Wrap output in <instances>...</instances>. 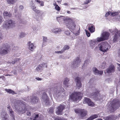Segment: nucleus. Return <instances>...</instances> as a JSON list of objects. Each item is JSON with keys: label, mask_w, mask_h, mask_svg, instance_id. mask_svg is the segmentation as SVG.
Here are the masks:
<instances>
[{"label": "nucleus", "mask_w": 120, "mask_h": 120, "mask_svg": "<svg viewBox=\"0 0 120 120\" xmlns=\"http://www.w3.org/2000/svg\"><path fill=\"white\" fill-rule=\"evenodd\" d=\"M82 94L81 92H75L70 96V98L74 101H76L81 100Z\"/></svg>", "instance_id": "obj_1"}, {"label": "nucleus", "mask_w": 120, "mask_h": 120, "mask_svg": "<svg viewBox=\"0 0 120 120\" xmlns=\"http://www.w3.org/2000/svg\"><path fill=\"white\" fill-rule=\"evenodd\" d=\"M99 50L103 52H106L111 48V46L107 42H103L98 44L97 47Z\"/></svg>", "instance_id": "obj_2"}, {"label": "nucleus", "mask_w": 120, "mask_h": 120, "mask_svg": "<svg viewBox=\"0 0 120 120\" xmlns=\"http://www.w3.org/2000/svg\"><path fill=\"white\" fill-rule=\"evenodd\" d=\"M18 103L17 106L15 105V107L16 109L21 113H23L26 112L25 105V102L21 101H18Z\"/></svg>", "instance_id": "obj_3"}, {"label": "nucleus", "mask_w": 120, "mask_h": 120, "mask_svg": "<svg viewBox=\"0 0 120 120\" xmlns=\"http://www.w3.org/2000/svg\"><path fill=\"white\" fill-rule=\"evenodd\" d=\"M66 25L68 28L72 30L75 29L76 26L73 19L69 17L66 23Z\"/></svg>", "instance_id": "obj_4"}, {"label": "nucleus", "mask_w": 120, "mask_h": 120, "mask_svg": "<svg viewBox=\"0 0 120 120\" xmlns=\"http://www.w3.org/2000/svg\"><path fill=\"white\" fill-rule=\"evenodd\" d=\"M10 47L7 44L3 45L0 50V54L2 55H4L8 53L11 50Z\"/></svg>", "instance_id": "obj_5"}, {"label": "nucleus", "mask_w": 120, "mask_h": 120, "mask_svg": "<svg viewBox=\"0 0 120 120\" xmlns=\"http://www.w3.org/2000/svg\"><path fill=\"white\" fill-rule=\"evenodd\" d=\"M111 32L114 34L113 39V41L116 42L118 41L120 38V30L118 31L117 29H115L113 30H111Z\"/></svg>", "instance_id": "obj_6"}, {"label": "nucleus", "mask_w": 120, "mask_h": 120, "mask_svg": "<svg viewBox=\"0 0 120 120\" xmlns=\"http://www.w3.org/2000/svg\"><path fill=\"white\" fill-rule=\"evenodd\" d=\"M15 22L11 20H9L5 22L3 24L4 28L6 29H8L15 26Z\"/></svg>", "instance_id": "obj_7"}, {"label": "nucleus", "mask_w": 120, "mask_h": 120, "mask_svg": "<svg viewBox=\"0 0 120 120\" xmlns=\"http://www.w3.org/2000/svg\"><path fill=\"white\" fill-rule=\"evenodd\" d=\"M111 111L113 112L118 108L120 105V101L118 100H114L111 103Z\"/></svg>", "instance_id": "obj_8"}, {"label": "nucleus", "mask_w": 120, "mask_h": 120, "mask_svg": "<svg viewBox=\"0 0 120 120\" xmlns=\"http://www.w3.org/2000/svg\"><path fill=\"white\" fill-rule=\"evenodd\" d=\"M64 92L61 91L59 89H56L54 90V96L56 98L60 100L61 98H62L63 94H64Z\"/></svg>", "instance_id": "obj_9"}, {"label": "nucleus", "mask_w": 120, "mask_h": 120, "mask_svg": "<svg viewBox=\"0 0 120 120\" xmlns=\"http://www.w3.org/2000/svg\"><path fill=\"white\" fill-rule=\"evenodd\" d=\"M65 106L63 104H61L58 106L57 108L56 111V114L58 115H61L62 113L63 110L65 109Z\"/></svg>", "instance_id": "obj_10"}, {"label": "nucleus", "mask_w": 120, "mask_h": 120, "mask_svg": "<svg viewBox=\"0 0 120 120\" xmlns=\"http://www.w3.org/2000/svg\"><path fill=\"white\" fill-rule=\"evenodd\" d=\"M83 102L84 104H87L88 106L91 107L94 106L95 105L90 99L86 97L84 98Z\"/></svg>", "instance_id": "obj_11"}, {"label": "nucleus", "mask_w": 120, "mask_h": 120, "mask_svg": "<svg viewBox=\"0 0 120 120\" xmlns=\"http://www.w3.org/2000/svg\"><path fill=\"white\" fill-rule=\"evenodd\" d=\"M75 112L76 113H79L80 114L81 118L85 116L87 114V112L84 109H76Z\"/></svg>", "instance_id": "obj_12"}, {"label": "nucleus", "mask_w": 120, "mask_h": 120, "mask_svg": "<svg viewBox=\"0 0 120 120\" xmlns=\"http://www.w3.org/2000/svg\"><path fill=\"white\" fill-rule=\"evenodd\" d=\"M115 67L113 65H111L104 71V73L105 74L107 72L108 74H110L115 71Z\"/></svg>", "instance_id": "obj_13"}, {"label": "nucleus", "mask_w": 120, "mask_h": 120, "mask_svg": "<svg viewBox=\"0 0 120 120\" xmlns=\"http://www.w3.org/2000/svg\"><path fill=\"white\" fill-rule=\"evenodd\" d=\"M98 91L97 92L94 93V94H92L91 96H92V98H94L97 100H98L102 99L100 94Z\"/></svg>", "instance_id": "obj_14"}, {"label": "nucleus", "mask_w": 120, "mask_h": 120, "mask_svg": "<svg viewBox=\"0 0 120 120\" xmlns=\"http://www.w3.org/2000/svg\"><path fill=\"white\" fill-rule=\"evenodd\" d=\"M68 17H65L64 16H58L56 17L57 21L60 23V22L64 21L66 22Z\"/></svg>", "instance_id": "obj_15"}, {"label": "nucleus", "mask_w": 120, "mask_h": 120, "mask_svg": "<svg viewBox=\"0 0 120 120\" xmlns=\"http://www.w3.org/2000/svg\"><path fill=\"white\" fill-rule=\"evenodd\" d=\"M80 60L78 57L73 62L72 65L74 68H76L79 66L80 64Z\"/></svg>", "instance_id": "obj_16"}, {"label": "nucleus", "mask_w": 120, "mask_h": 120, "mask_svg": "<svg viewBox=\"0 0 120 120\" xmlns=\"http://www.w3.org/2000/svg\"><path fill=\"white\" fill-rule=\"evenodd\" d=\"M93 70L94 74L95 75H101L103 73V70H99L96 68H93Z\"/></svg>", "instance_id": "obj_17"}, {"label": "nucleus", "mask_w": 120, "mask_h": 120, "mask_svg": "<svg viewBox=\"0 0 120 120\" xmlns=\"http://www.w3.org/2000/svg\"><path fill=\"white\" fill-rule=\"evenodd\" d=\"M75 81L76 82V86L77 88L79 89L81 87V84L80 82V78L77 77L75 79Z\"/></svg>", "instance_id": "obj_18"}, {"label": "nucleus", "mask_w": 120, "mask_h": 120, "mask_svg": "<svg viewBox=\"0 0 120 120\" xmlns=\"http://www.w3.org/2000/svg\"><path fill=\"white\" fill-rule=\"evenodd\" d=\"M28 48L29 50L32 51L35 49L36 47L33 43H32L30 41H29L28 43Z\"/></svg>", "instance_id": "obj_19"}, {"label": "nucleus", "mask_w": 120, "mask_h": 120, "mask_svg": "<svg viewBox=\"0 0 120 120\" xmlns=\"http://www.w3.org/2000/svg\"><path fill=\"white\" fill-rule=\"evenodd\" d=\"M109 33L107 32H103L101 34V35L105 40L107 39L109 35Z\"/></svg>", "instance_id": "obj_20"}, {"label": "nucleus", "mask_w": 120, "mask_h": 120, "mask_svg": "<svg viewBox=\"0 0 120 120\" xmlns=\"http://www.w3.org/2000/svg\"><path fill=\"white\" fill-rule=\"evenodd\" d=\"M8 116L6 112H2L1 115V118L3 120H8Z\"/></svg>", "instance_id": "obj_21"}, {"label": "nucleus", "mask_w": 120, "mask_h": 120, "mask_svg": "<svg viewBox=\"0 0 120 120\" xmlns=\"http://www.w3.org/2000/svg\"><path fill=\"white\" fill-rule=\"evenodd\" d=\"M88 28L89 30L91 33L94 32L95 31L94 26L92 24H90L88 26Z\"/></svg>", "instance_id": "obj_22"}, {"label": "nucleus", "mask_w": 120, "mask_h": 120, "mask_svg": "<svg viewBox=\"0 0 120 120\" xmlns=\"http://www.w3.org/2000/svg\"><path fill=\"white\" fill-rule=\"evenodd\" d=\"M53 32L56 34H60L62 32V30L60 28H54L52 30Z\"/></svg>", "instance_id": "obj_23"}, {"label": "nucleus", "mask_w": 120, "mask_h": 120, "mask_svg": "<svg viewBox=\"0 0 120 120\" xmlns=\"http://www.w3.org/2000/svg\"><path fill=\"white\" fill-rule=\"evenodd\" d=\"M7 109L10 112L12 120H14V117L13 115L14 112L12 111V110L11 109V107L10 106L8 107Z\"/></svg>", "instance_id": "obj_24"}, {"label": "nucleus", "mask_w": 120, "mask_h": 120, "mask_svg": "<svg viewBox=\"0 0 120 120\" xmlns=\"http://www.w3.org/2000/svg\"><path fill=\"white\" fill-rule=\"evenodd\" d=\"M42 99L44 101H46V103L48 101V96L47 94L45 92H44L41 97Z\"/></svg>", "instance_id": "obj_25"}, {"label": "nucleus", "mask_w": 120, "mask_h": 120, "mask_svg": "<svg viewBox=\"0 0 120 120\" xmlns=\"http://www.w3.org/2000/svg\"><path fill=\"white\" fill-rule=\"evenodd\" d=\"M97 41L96 39H93L91 40L90 42V45L92 48L95 47V44H97Z\"/></svg>", "instance_id": "obj_26"}, {"label": "nucleus", "mask_w": 120, "mask_h": 120, "mask_svg": "<svg viewBox=\"0 0 120 120\" xmlns=\"http://www.w3.org/2000/svg\"><path fill=\"white\" fill-rule=\"evenodd\" d=\"M31 101L34 103H36L39 100V99L37 97H33L30 99Z\"/></svg>", "instance_id": "obj_27"}, {"label": "nucleus", "mask_w": 120, "mask_h": 120, "mask_svg": "<svg viewBox=\"0 0 120 120\" xmlns=\"http://www.w3.org/2000/svg\"><path fill=\"white\" fill-rule=\"evenodd\" d=\"M43 65L40 64L37 67L35 70L37 71H40L43 70Z\"/></svg>", "instance_id": "obj_28"}, {"label": "nucleus", "mask_w": 120, "mask_h": 120, "mask_svg": "<svg viewBox=\"0 0 120 120\" xmlns=\"http://www.w3.org/2000/svg\"><path fill=\"white\" fill-rule=\"evenodd\" d=\"M3 15L4 18L6 17H10L11 16V14L10 13L7 11H5L3 13Z\"/></svg>", "instance_id": "obj_29"}, {"label": "nucleus", "mask_w": 120, "mask_h": 120, "mask_svg": "<svg viewBox=\"0 0 120 120\" xmlns=\"http://www.w3.org/2000/svg\"><path fill=\"white\" fill-rule=\"evenodd\" d=\"M8 4H14L17 2V0H6Z\"/></svg>", "instance_id": "obj_30"}, {"label": "nucleus", "mask_w": 120, "mask_h": 120, "mask_svg": "<svg viewBox=\"0 0 120 120\" xmlns=\"http://www.w3.org/2000/svg\"><path fill=\"white\" fill-rule=\"evenodd\" d=\"M107 66L106 63L105 61H103V62L101 63L100 67L102 69L105 68Z\"/></svg>", "instance_id": "obj_31"}, {"label": "nucleus", "mask_w": 120, "mask_h": 120, "mask_svg": "<svg viewBox=\"0 0 120 120\" xmlns=\"http://www.w3.org/2000/svg\"><path fill=\"white\" fill-rule=\"evenodd\" d=\"M69 81V79L67 78H66L65 80L64 81L63 84L66 86L68 87L69 85V83H68Z\"/></svg>", "instance_id": "obj_32"}, {"label": "nucleus", "mask_w": 120, "mask_h": 120, "mask_svg": "<svg viewBox=\"0 0 120 120\" xmlns=\"http://www.w3.org/2000/svg\"><path fill=\"white\" fill-rule=\"evenodd\" d=\"M98 117V115L95 114L91 116L86 120H92L95 118H97Z\"/></svg>", "instance_id": "obj_33"}, {"label": "nucleus", "mask_w": 120, "mask_h": 120, "mask_svg": "<svg viewBox=\"0 0 120 120\" xmlns=\"http://www.w3.org/2000/svg\"><path fill=\"white\" fill-rule=\"evenodd\" d=\"M95 39L96 40L97 43V42H99L105 40L102 36L101 37H98Z\"/></svg>", "instance_id": "obj_34"}, {"label": "nucleus", "mask_w": 120, "mask_h": 120, "mask_svg": "<svg viewBox=\"0 0 120 120\" xmlns=\"http://www.w3.org/2000/svg\"><path fill=\"white\" fill-rule=\"evenodd\" d=\"M80 28L79 29V30H77V31H76L75 29L73 30H72V31H73V33L76 36H78L79 35L80 33L79 31Z\"/></svg>", "instance_id": "obj_35"}, {"label": "nucleus", "mask_w": 120, "mask_h": 120, "mask_svg": "<svg viewBox=\"0 0 120 120\" xmlns=\"http://www.w3.org/2000/svg\"><path fill=\"white\" fill-rule=\"evenodd\" d=\"M47 41V38L46 37L43 36V46H45L46 45V42Z\"/></svg>", "instance_id": "obj_36"}, {"label": "nucleus", "mask_w": 120, "mask_h": 120, "mask_svg": "<svg viewBox=\"0 0 120 120\" xmlns=\"http://www.w3.org/2000/svg\"><path fill=\"white\" fill-rule=\"evenodd\" d=\"M5 90L6 92L9 94H14L15 93L14 91L12 90L11 89H5Z\"/></svg>", "instance_id": "obj_37"}, {"label": "nucleus", "mask_w": 120, "mask_h": 120, "mask_svg": "<svg viewBox=\"0 0 120 120\" xmlns=\"http://www.w3.org/2000/svg\"><path fill=\"white\" fill-rule=\"evenodd\" d=\"M70 48V47L68 45H66L64 46L62 50L64 52L65 50L69 49Z\"/></svg>", "instance_id": "obj_38"}, {"label": "nucleus", "mask_w": 120, "mask_h": 120, "mask_svg": "<svg viewBox=\"0 0 120 120\" xmlns=\"http://www.w3.org/2000/svg\"><path fill=\"white\" fill-rule=\"evenodd\" d=\"M32 8L34 11L37 13H38L40 12L37 9H36V7L34 6L33 5L32 6Z\"/></svg>", "instance_id": "obj_39"}, {"label": "nucleus", "mask_w": 120, "mask_h": 120, "mask_svg": "<svg viewBox=\"0 0 120 120\" xmlns=\"http://www.w3.org/2000/svg\"><path fill=\"white\" fill-rule=\"evenodd\" d=\"M26 35V34L24 32L20 33L19 35V37L20 38H22L24 37Z\"/></svg>", "instance_id": "obj_40"}, {"label": "nucleus", "mask_w": 120, "mask_h": 120, "mask_svg": "<svg viewBox=\"0 0 120 120\" xmlns=\"http://www.w3.org/2000/svg\"><path fill=\"white\" fill-rule=\"evenodd\" d=\"M118 14L119 13L118 12H111V15H110V16H114L118 15Z\"/></svg>", "instance_id": "obj_41"}, {"label": "nucleus", "mask_w": 120, "mask_h": 120, "mask_svg": "<svg viewBox=\"0 0 120 120\" xmlns=\"http://www.w3.org/2000/svg\"><path fill=\"white\" fill-rule=\"evenodd\" d=\"M89 62V60H86L85 61L84 65L82 66V68H83L84 67H86L87 65V63H88Z\"/></svg>", "instance_id": "obj_42"}, {"label": "nucleus", "mask_w": 120, "mask_h": 120, "mask_svg": "<svg viewBox=\"0 0 120 120\" xmlns=\"http://www.w3.org/2000/svg\"><path fill=\"white\" fill-rule=\"evenodd\" d=\"M55 9L58 11H59L60 10V7L58 5L55 6Z\"/></svg>", "instance_id": "obj_43"}, {"label": "nucleus", "mask_w": 120, "mask_h": 120, "mask_svg": "<svg viewBox=\"0 0 120 120\" xmlns=\"http://www.w3.org/2000/svg\"><path fill=\"white\" fill-rule=\"evenodd\" d=\"M85 31L86 32V34L87 36L88 37L90 36V32L86 30H85Z\"/></svg>", "instance_id": "obj_44"}, {"label": "nucleus", "mask_w": 120, "mask_h": 120, "mask_svg": "<svg viewBox=\"0 0 120 120\" xmlns=\"http://www.w3.org/2000/svg\"><path fill=\"white\" fill-rule=\"evenodd\" d=\"M110 15H111V12L110 11L106 13L105 15V16L107 17L109 15L110 16Z\"/></svg>", "instance_id": "obj_45"}, {"label": "nucleus", "mask_w": 120, "mask_h": 120, "mask_svg": "<svg viewBox=\"0 0 120 120\" xmlns=\"http://www.w3.org/2000/svg\"><path fill=\"white\" fill-rule=\"evenodd\" d=\"M64 52V51H63L62 49L60 51H56L55 52L57 53H62Z\"/></svg>", "instance_id": "obj_46"}, {"label": "nucleus", "mask_w": 120, "mask_h": 120, "mask_svg": "<svg viewBox=\"0 0 120 120\" xmlns=\"http://www.w3.org/2000/svg\"><path fill=\"white\" fill-rule=\"evenodd\" d=\"M116 64L117 65V68L119 71H120V64L118 63H116Z\"/></svg>", "instance_id": "obj_47"}, {"label": "nucleus", "mask_w": 120, "mask_h": 120, "mask_svg": "<svg viewBox=\"0 0 120 120\" xmlns=\"http://www.w3.org/2000/svg\"><path fill=\"white\" fill-rule=\"evenodd\" d=\"M54 109V108L52 107L50 108L49 109V112L50 113H53V110Z\"/></svg>", "instance_id": "obj_48"}, {"label": "nucleus", "mask_w": 120, "mask_h": 120, "mask_svg": "<svg viewBox=\"0 0 120 120\" xmlns=\"http://www.w3.org/2000/svg\"><path fill=\"white\" fill-rule=\"evenodd\" d=\"M91 0H86V1L84 2V4H86L90 3L91 2Z\"/></svg>", "instance_id": "obj_49"}, {"label": "nucleus", "mask_w": 120, "mask_h": 120, "mask_svg": "<svg viewBox=\"0 0 120 120\" xmlns=\"http://www.w3.org/2000/svg\"><path fill=\"white\" fill-rule=\"evenodd\" d=\"M23 9L24 7L23 5H20L19 6V10H22Z\"/></svg>", "instance_id": "obj_50"}, {"label": "nucleus", "mask_w": 120, "mask_h": 120, "mask_svg": "<svg viewBox=\"0 0 120 120\" xmlns=\"http://www.w3.org/2000/svg\"><path fill=\"white\" fill-rule=\"evenodd\" d=\"M4 21V19L3 17L0 16V24H1L2 22Z\"/></svg>", "instance_id": "obj_51"}, {"label": "nucleus", "mask_w": 120, "mask_h": 120, "mask_svg": "<svg viewBox=\"0 0 120 120\" xmlns=\"http://www.w3.org/2000/svg\"><path fill=\"white\" fill-rule=\"evenodd\" d=\"M40 64H42L43 65V68L44 67L47 68V65L46 64L44 63H43Z\"/></svg>", "instance_id": "obj_52"}, {"label": "nucleus", "mask_w": 120, "mask_h": 120, "mask_svg": "<svg viewBox=\"0 0 120 120\" xmlns=\"http://www.w3.org/2000/svg\"><path fill=\"white\" fill-rule=\"evenodd\" d=\"M39 116L38 114H37L34 117V118L33 120H37V118Z\"/></svg>", "instance_id": "obj_53"}, {"label": "nucleus", "mask_w": 120, "mask_h": 120, "mask_svg": "<svg viewBox=\"0 0 120 120\" xmlns=\"http://www.w3.org/2000/svg\"><path fill=\"white\" fill-rule=\"evenodd\" d=\"M65 33L66 34L68 35L70 34V32L69 31L67 30L65 31Z\"/></svg>", "instance_id": "obj_54"}, {"label": "nucleus", "mask_w": 120, "mask_h": 120, "mask_svg": "<svg viewBox=\"0 0 120 120\" xmlns=\"http://www.w3.org/2000/svg\"><path fill=\"white\" fill-rule=\"evenodd\" d=\"M40 5L41 6H43L44 5V2L42 1H40L39 3Z\"/></svg>", "instance_id": "obj_55"}, {"label": "nucleus", "mask_w": 120, "mask_h": 120, "mask_svg": "<svg viewBox=\"0 0 120 120\" xmlns=\"http://www.w3.org/2000/svg\"><path fill=\"white\" fill-rule=\"evenodd\" d=\"M55 120H63L61 118L58 117L55 118Z\"/></svg>", "instance_id": "obj_56"}, {"label": "nucleus", "mask_w": 120, "mask_h": 120, "mask_svg": "<svg viewBox=\"0 0 120 120\" xmlns=\"http://www.w3.org/2000/svg\"><path fill=\"white\" fill-rule=\"evenodd\" d=\"M16 62H15V60H14L12 62H8V63L9 64H11V63H12V64H15Z\"/></svg>", "instance_id": "obj_57"}, {"label": "nucleus", "mask_w": 120, "mask_h": 120, "mask_svg": "<svg viewBox=\"0 0 120 120\" xmlns=\"http://www.w3.org/2000/svg\"><path fill=\"white\" fill-rule=\"evenodd\" d=\"M33 30L34 31H36L38 30V28L37 27H34L33 28Z\"/></svg>", "instance_id": "obj_58"}, {"label": "nucleus", "mask_w": 120, "mask_h": 120, "mask_svg": "<svg viewBox=\"0 0 120 120\" xmlns=\"http://www.w3.org/2000/svg\"><path fill=\"white\" fill-rule=\"evenodd\" d=\"M118 56L120 58V48L119 49L118 51Z\"/></svg>", "instance_id": "obj_59"}, {"label": "nucleus", "mask_w": 120, "mask_h": 120, "mask_svg": "<svg viewBox=\"0 0 120 120\" xmlns=\"http://www.w3.org/2000/svg\"><path fill=\"white\" fill-rule=\"evenodd\" d=\"M53 5L55 6L58 5L56 4V2L55 1H53Z\"/></svg>", "instance_id": "obj_60"}, {"label": "nucleus", "mask_w": 120, "mask_h": 120, "mask_svg": "<svg viewBox=\"0 0 120 120\" xmlns=\"http://www.w3.org/2000/svg\"><path fill=\"white\" fill-rule=\"evenodd\" d=\"M14 60L16 63L19 61L20 60V59L19 58H16Z\"/></svg>", "instance_id": "obj_61"}, {"label": "nucleus", "mask_w": 120, "mask_h": 120, "mask_svg": "<svg viewBox=\"0 0 120 120\" xmlns=\"http://www.w3.org/2000/svg\"><path fill=\"white\" fill-rule=\"evenodd\" d=\"M0 78H2L3 80H5V77L4 76H0Z\"/></svg>", "instance_id": "obj_62"}, {"label": "nucleus", "mask_w": 120, "mask_h": 120, "mask_svg": "<svg viewBox=\"0 0 120 120\" xmlns=\"http://www.w3.org/2000/svg\"><path fill=\"white\" fill-rule=\"evenodd\" d=\"M36 79L37 80H42V78H39V77H37L36 78Z\"/></svg>", "instance_id": "obj_63"}, {"label": "nucleus", "mask_w": 120, "mask_h": 120, "mask_svg": "<svg viewBox=\"0 0 120 120\" xmlns=\"http://www.w3.org/2000/svg\"><path fill=\"white\" fill-rule=\"evenodd\" d=\"M70 39L71 40H73L74 39H75V37H72V36H71L70 38Z\"/></svg>", "instance_id": "obj_64"}]
</instances>
